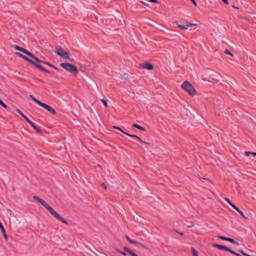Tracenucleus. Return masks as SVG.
I'll return each mask as SVG.
<instances>
[{"mask_svg":"<svg viewBox=\"0 0 256 256\" xmlns=\"http://www.w3.org/2000/svg\"><path fill=\"white\" fill-rule=\"evenodd\" d=\"M230 252L232 254H234L236 256H241L240 254H239L234 252V250H232L231 249H230Z\"/></svg>","mask_w":256,"mask_h":256,"instance_id":"obj_33","label":"nucleus"},{"mask_svg":"<svg viewBox=\"0 0 256 256\" xmlns=\"http://www.w3.org/2000/svg\"><path fill=\"white\" fill-rule=\"evenodd\" d=\"M34 60L37 62H38V63H42V64H46L48 65V66H49L50 67L54 69V70H56L58 71H60V70L56 68V66H54L50 64V63L49 62H48L46 61H44V60H41L40 59H39L38 58L36 57V58H34Z\"/></svg>","mask_w":256,"mask_h":256,"instance_id":"obj_8","label":"nucleus"},{"mask_svg":"<svg viewBox=\"0 0 256 256\" xmlns=\"http://www.w3.org/2000/svg\"><path fill=\"white\" fill-rule=\"evenodd\" d=\"M226 4H228L229 2L228 0H222Z\"/></svg>","mask_w":256,"mask_h":256,"instance_id":"obj_40","label":"nucleus"},{"mask_svg":"<svg viewBox=\"0 0 256 256\" xmlns=\"http://www.w3.org/2000/svg\"><path fill=\"white\" fill-rule=\"evenodd\" d=\"M212 246L214 248H218L220 250H226V251H227L228 252H230V249L229 248L224 246H222V245H221V244H212Z\"/></svg>","mask_w":256,"mask_h":256,"instance_id":"obj_9","label":"nucleus"},{"mask_svg":"<svg viewBox=\"0 0 256 256\" xmlns=\"http://www.w3.org/2000/svg\"><path fill=\"white\" fill-rule=\"evenodd\" d=\"M140 67L148 70H152L154 69L153 64L148 62H146L144 64H140Z\"/></svg>","mask_w":256,"mask_h":256,"instance_id":"obj_12","label":"nucleus"},{"mask_svg":"<svg viewBox=\"0 0 256 256\" xmlns=\"http://www.w3.org/2000/svg\"><path fill=\"white\" fill-rule=\"evenodd\" d=\"M238 252H240L242 255H244V256H252L250 254H246L242 250H238Z\"/></svg>","mask_w":256,"mask_h":256,"instance_id":"obj_28","label":"nucleus"},{"mask_svg":"<svg viewBox=\"0 0 256 256\" xmlns=\"http://www.w3.org/2000/svg\"><path fill=\"white\" fill-rule=\"evenodd\" d=\"M40 106L42 107L44 109H46V110H48V112H50V114L54 115L56 114V110L50 106L42 102L40 105Z\"/></svg>","mask_w":256,"mask_h":256,"instance_id":"obj_7","label":"nucleus"},{"mask_svg":"<svg viewBox=\"0 0 256 256\" xmlns=\"http://www.w3.org/2000/svg\"><path fill=\"white\" fill-rule=\"evenodd\" d=\"M31 126H32L34 129H35L36 132L39 133H42V130L36 126L33 122L30 124Z\"/></svg>","mask_w":256,"mask_h":256,"instance_id":"obj_21","label":"nucleus"},{"mask_svg":"<svg viewBox=\"0 0 256 256\" xmlns=\"http://www.w3.org/2000/svg\"><path fill=\"white\" fill-rule=\"evenodd\" d=\"M42 206H44L50 212H51L53 210V208L48 204L44 202V203L42 204Z\"/></svg>","mask_w":256,"mask_h":256,"instance_id":"obj_16","label":"nucleus"},{"mask_svg":"<svg viewBox=\"0 0 256 256\" xmlns=\"http://www.w3.org/2000/svg\"><path fill=\"white\" fill-rule=\"evenodd\" d=\"M132 126L136 128H137L141 130L144 131L146 130V128L136 124H132Z\"/></svg>","mask_w":256,"mask_h":256,"instance_id":"obj_23","label":"nucleus"},{"mask_svg":"<svg viewBox=\"0 0 256 256\" xmlns=\"http://www.w3.org/2000/svg\"><path fill=\"white\" fill-rule=\"evenodd\" d=\"M198 177L200 178V180H202V181H203V180H205L206 182H208V183H209V184L212 183V182L210 181V180L208 178H202L199 174L198 175Z\"/></svg>","mask_w":256,"mask_h":256,"instance_id":"obj_24","label":"nucleus"},{"mask_svg":"<svg viewBox=\"0 0 256 256\" xmlns=\"http://www.w3.org/2000/svg\"><path fill=\"white\" fill-rule=\"evenodd\" d=\"M0 229L1 230L3 234L4 238L6 240H8V236L6 234L5 229L4 228V226L2 225V222H0Z\"/></svg>","mask_w":256,"mask_h":256,"instance_id":"obj_17","label":"nucleus"},{"mask_svg":"<svg viewBox=\"0 0 256 256\" xmlns=\"http://www.w3.org/2000/svg\"><path fill=\"white\" fill-rule=\"evenodd\" d=\"M232 208L236 210L244 219H248V218L246 216L243 212L240 210L236 205L232 206Z\"/></svg>","mask_w":256,"mask_h":256,"instance_id":"obj_15","label":"nucleus"},{"mask_svg":"<svg viewBox=\"0 0 256 256\" xmlns=\"http://www.w3.org/2000/svg\"><path fill=\"white\" fill-rule=\"evenodd\" d=\"M126 238L132 244L136 245L138 244V242L132 240L128 235L126 236Z\"/></svg>","mask_w":256,"mask_h":256,"instance_id":"obj_18","label":"nucleus"},{"mask_svg":"<svg viewBox=\"0 0 256 256\" xmlns=\"http://www.w3.org/2000/svg\"><path fill=\"white\" fill-rule=\"evenodd\" d=\"M16 111L30 125L32 122L20 110L16 109Z\"/></svg>","mask_w":256,"mask_h":256,"instance_id":"obj_13","label":"nucleus"},{"mask_svg":"<svg viewBox=\"0 0 256 256\" xmlns=\"http://www.w3.org/2000/svg\"><path fill=\"white\" fill-rule=\"evenodd\" d=\"M16 55H17L18 56L22 58L23 59H25L26 56H24V54H22L20 53V52H16L14 53Z\"/></svg>","mask_w":256,"mask_h":256,"instance_id":"obj_25","label":"nucleus"},{"mask_svg":"<svg viewBox=\"0 0 256 256\" xmlns=\"http://www.w3.org/2000/svg\"><path fill=\"white\" fill-rule=\"evenodd\" d=\"M232 7L234 8H236L235 6H232Z\"/></svg>","mask_w":256,"mask_h":256,"instance_id":"obj_50","label":"nucleus"},{"mask_svg":"<svg viewBox=\"0 0 256 256\" xmlns=\"http://www.w3.org/2000/svg\"><path fill=\"white\" fill-rule=\"evenodd\" d=\"M193 4H194V6H197V4L194 0H193Z\"/></svg>","mask_w":256,"mask_h":256,"instance_id":"obj_44","label":"nucleus"},{"mask_svg":"<svg viewBox=\"0 0 256 256\" xmlns=\"http://www.w3.org/2000/svg\"><path fill=\"white\" fill-rule=\"evenodd\" d=\"M30 98L34 102H36V104H38L39 106L40 105V104L42 103V102H41L39 100H38L37 98H36L35 97H34L32 95H30Z\"/></svg>","mask_w":256,"mask_h":256,"instance_id":"obj_19","label":"nucleus"},{"mask_svg":"<svg viewBox=\"0 0 256 256\" xmlns=\"http://www.w3.org/2000/svg\"><path fill=\"white\" fill-rule=\"evenodd\" d=\"M150 2H154L156 4L158 3V0H149Z\"/></svg>","mask_w":256,"mask_h":256,"instance_id":"obj_39","label":"nucleus"},{"mask_svg":"<svg viewBox=\"0 0 256 256\" xmlns=\"http://www.w3.org/2000/svg\"><path fill=\"white\" fill-rule=\"evenodd\" d=\"M250 154L252 155V152H244V155H246V156H248Z\"/></svg>","mask_w":256,"mask_h":256,"instance_id":"obj_38","label":"nucleus"},{"mask_svg":"<svg viewBox=\"0 0 256 256\" xmlns=\"http://www.w3.org/2000/svg\"><path fill=\"white\" fill-rule=\"evenodd\" d=\"M252 155L254 156H256V152H252Z\"/></svg>","mask_w":256,"mask_h":256,"instance_id":"obj_46","label":"nucleus"},{"mask_svg":"<svg viewBox=\"0 0 256 256\" xmlns=\"http://www.w3.org/2000/svg\"><path fill=\"white\" fill-rule=\"evenodd\" d=\"M40 80V82H43V80Z\"/></svg>","mask_w":256,"mask_h":256,"instance_id":"obj_51","label":"nucleus"},{"mask_svg":"<svg viewBox=\"0 0 256 256\" xmlns=\"http://www.w3.org/2000/svg\"><path fill=\"white\" fill-rule=\"evenodd\" d=\"M116 250L118 253H120V254H122V255H124V256H126V252H123V251L120 250H118V249H117Z\"/></svg>","mask_w":256,"mask_h":256,"instance_id":"obj_32","label":"nucleus"},{"mask_svg":"<svg viewBox=\"0 0 256 256\" xmlns=\"http://www.w3.org/2000/svg\"><path fill=\"white\" fill-rule=\"evenodd\" d=\"M24 60H26V61L28 62L29 63H30V64H32L33 62H34V61L31 59H30V58H28V57L26 56Z\"/></svg>","mask_w":256,"mask_h":256,"instance_id":"obj_27","label":"nucleus"},{"mask_svg":"<svg viewBox=\"0 0 256 256\" xmlns=\"http://www.w3.org/2000/svg\"><path fill=\"white\" fill-rule=\"evenodd\" d=\"M225 200L227 202L232 206H232H234V204H233L231 201L228 198H225Z\"/></svg>","mask_w":256,"mask_h":256,"instance_id":"obj_30","label":"nucleus"},{"mask_svg":"<svg viewBox=\"0 0 256 256\" xmlns=\"http://www.w3.org/2000/svg\"><path fill=\"white\" fill-rule=\"evenodd\" d=\"M193 256H198V252L193 248Z\"/></svg>","mask_w":256,"mask_h":256,"instance_id":"obj_34","label":"nucleus"},{"mask_svg":"<svg viewBox=\"0 0 256 256\" xmlns=\"http://www.w3.org/2000/svg\"><path fill=\"white\" fill-rule=\"evenodd\" d=\"M55 52L58 55L65 59L69 58V53L65 51L64 48L60 46L56 48Z\"/></svg>","mask_w":256,"mask_h":256,"instance_id":"obj_3","label":"nucleus"},{"mask_svg":"<svg viewBox=\"0 0 256 256\" xmlns=\"http://www.w3.org/2000/svg\"><path fill=\"white\" fill-rule=\"evenodd\" d=\"M60 66L66 70L72 73L74 76L76 75L78 72L76 68L74 66L66 62L61 63L60 64Z\"/></svg>","mask_w":256,"mask_h":256,"instance_id":"obj_1","label":"nucleus"},{"mask_svg":"<svg viewBox=\"0 0 256 256\" xmlns=\"http://www.w3.org/2000/svg\"><path fill=\"white\" fill-rule=\"evenodd\" d=\"M51 214H52L56 220L62 222L63 224H67L68 222L66 220H65L64 218H62L60 215H59L56 211L54 210L50 212Z\"/></svg>","mask_w":256,"mask_h":256,"instance_id":"obj_6","label":"nucleus"},{"mask_svg":"<svg viewBox=\"0 0 256 256\" xmlns=\"http://www.w3.org/2000/svg\"><path fill=\"white\" fill-rule=\"evenodd\" d=\"M112 128H114V129H117L120 131H121L122 132V131H124L122 130L120 127L118 126H112Z\"/></svg>","mask_w":256,"mask_h":256,"instance_id":"obj_36","label":"nucleus"},{"mask_svg":"<svg viewBox=\"0 0 256 256\" xmlns=\"http://www.w3.org/2000/svg\"><path fill=\"white\" fill-rule=\"evenodd\" d=\"M32 64L34 65L37 68L39 69L40 70H42V71L44 72H46V73H50V70H47L45 68L42 67L40 64L38 63L35 62L34 61V62H33V64Z\"/></svg>","mask_w":256,"mask_h":256,"instance_id":"obj_10","label":"nucleus"},{"mask_svg":"<svg viewBox=\"0 0 256 256\" xmlns=\"http://www.w3.org/2000/svg\"><path fill=\"white\" fill-rule=\"evenodd\" d=\"M219 238L222 240H227L229 242H230L231 243L233 244H236V245H239L240 244L238 243L237 242H236V240H233L232 238H227V237H225V236H219Z\"/></svg>","mask_w":256,"mask_h":256,"instance_id":"obj_11","label":"nucleus"},{"mask_svg":"<svg viewBox=\"0 0 256 256\" xmlns=\"http://www.w3.org/2000/svg\"><path fill=\"white\" fill-rule=\"evenodd\" d=\"M136 245H139V246H141L142 248H143L144 249H147L148 248L146 246H144V244H141V243H140L139 242H138V244Z\"/></svg>","mask_w":256,"mask_h":256,"instance_id":"obj_35","label":"nucleus"},{"mask_svg":"<svg viewBox=\"0 0 256 256\" xmlns=\"http://www.w3.org/2000/svg\"><path fill=\"white\" fill-rule=\"evenodd\" d=\"M200 26L198 24H193V30H198L200 28Z\"/></svg>","mask_w":256,"mask_h":256,"instance_id":"obj_26","label":"nucleus"},{"mask_svg":"<svg viewBox=\"0 0 256 256\" xmlns=\"http://www.w3.org/2000/svg\"><path fill=\"white\" fill-rule=\"evenodd\" d=\"M102 186L104 187V188L106 190L107 189V186L104 183H102Z\"/></svg>","mask_w":256,"mask_h":256,"instance_id":"obj_41","label":"nucleus"},{"mask_svg":"<svg viewBox=\"0 0 256 256\" xmlns=\"http://www.w3.org/2000/svg\"><path fill=\"white\" fill-rule=\"evenodd\" d=\"M102 102L104 104V106L105 107H108V102H107V100H105V99H102Z\"/></svg>","mask_w":256,"mask_h":256,"instance_id":"obj_29","label":"nucleus"},{"mask_svg":"<svg viewBox=\"0 0 256 256\" xmlns=\"http://www.w3.org/2000/svg\"><path fill=\"white\" fill-rule=\"evenodd\" d=\"M122 133L126 134L127 136H128L130 137H132V138H137L138 140L140 142H142V143H144V144H148V142H144L139 136H136V135H134V134H128L126 132H124V131H122Z\"/></svg>","mask_w":256,"mask_h":256,"instance_id":"obj_14","label":"nucleus"},{"mask_svg":"<svg viewBox=\"0 0 256 256\" xmlns=\"http://www.w3.org/2000/svg\"><path fill=\"white\" fill-rule=\"evenodd\" d=\"M133 256H138L137 254H135Z\"/></svg>","mask_w":256,"mask_h":256,"instance_id":"obj_49","label":"nucleus"},{"mask_svg":"<svg viewBox=\"0 0 256 256\" xmlns=\"http://www.w3.org/2000/svg\"><path fill=\"white\" fill-rule=\"evenodd\" d=\"M182 90L186 92L190 96H192V85L190 82L185 80L181 85Z\"/></svg>","mask_w":256,"mask_h":256,"instance_id":"obj_2","label":"nucleus"},{"mask_svg":"<svg viewBox=\"0 0 256 256\" xmlns=\"http://www.w3.org/2000/svg\"><path fill=\"white\" fill-rule=\"evenodd\" d=\"M124 250L130 254L132 256H133L136 253L132 251L131 250L129 249L128 248L125 246L124 248Z\"/></svg>","mask_w":256,"mask_h":256,"instance_id":"obj_20","label":"nucleus"},{"mask_svg":"<svg viewBox=\"0 0 256 256\" xmlns=\"http://www.w3.org/2000/svg\"><path fill=\"white\" fill-rule=\"evenodd\" d=\"M12 47H14L16 50L20 51L27 54L28 56H30L34 60L36 58V56L33 54L23 48L20 47L17 45H14L12 46Z\"/></svg>","mask_w":256,"mask_h":256,"instance_id":"obj_4","label":"nucleus"},{"mask_svg":"<svg viewBox=\"0 0 256 256\" xmlns=\"http://www.w3.org/2000/svg\"><path fill=\"white\" fill-rule=\"evenodd\" d=\"M0 105L2 106H3L4 108H5L6 109L8 110V106L4 102H2V104H0Z\"/></svg>","mask_w":256,"mask_h":256,"instance_id":"obj_37","label":"nucleus"},{"mask_svg":"<svg viewBox=\"0 0 256 256\" xmlns=\"http://www.w3.org/2000/svg\"><path fill=\"white\" fill-rule=\"evenodd\" d=\"M224 54H228V55H230L231 56H233V54H232L228 50L226 49L224 50Z\"/></svg>","mask_w":256,"mask_h":256,"instance_id":"obj_31","label":"nucleus"},{"mask_svg":"<svg viewBox=\"0 0 256 256\" xmlns=\"http://www.w3.org/2000/svg\"><path fill=\"white\" fill-rule=\"evenodd\" d=\"M33 198H34V200H36V201L38 202H40L42 205V204L43 203H44V200L42 199V198H38V196H33Z\"/></svg>","mask_w":256,"mask_h":256,"instance_id":"obj_22","label":"nucleus"},{"mask_svg":"<svg viewBox=\"0 0 256 256\" xmlns=\"http://www.w3.org/2000/svg\"><path fill=\"white\" fill-rule=\"evenodd\" d=\"M143 4L145 5L146 6H148L149 4L148 3L144 2H141Z\"/></svg>","mask_w":256,"mask_h":256,"instance_id":"obj_42","label":"nucleus"},{"mask_svg":"<svg viewBox=\"0 0 256 256\" xmlns=\"http://www.w3.org/2000/svg\"><path fill=\"white\" fill-rule=\"evenodd\" d=\"M126 74H124V76H123V78L126 80H127V78H128V77H126V76H126Z\"/></svg>","mask_w":256,"mask_h":256,"instance_id":"obj_45","label":"nucleus"},{"mask_svg":"<svg viewBox=\"0 0 256 256\" xmlns=\"http://www.w3.org/2000/svg\"><path fill=\"white\" fill-rule=\"evenodd\" d=\"M196 94V90L195 88L193 87V96Z\"/></svg>","mask_w":256,"mask_h":256,"instance_id":"obj_43","label":"nucleus"},{"mask_svg":"<svg viewBox=\"0 0 256 256\" xmlns=\"http://www.w3.org/2000/svg\"><path fill=\"white\" fill-rule=\"evenodd\" d=\"M2 100L0 98V104H2Z\"/></svg>","mask_w":256,"mask_h":256,"instance_id":"obj_48","label":"nucleus"},{"mask_svg":"<svg viewBox=\"0 0 256 256\" xmlns=\"http://www.w3.org/2000/svg\"><path fill=\"white\" fill-rule=\"evenodd\" d=\"M178 234H180V235H183V233L182 232H177Z\"/></svg>","mask_w":256,"mask_h":256,"instance_id":"obj_47","label":"nucleus"},{"mask_svg":"<svg viewBox=\"0 0 256 256\" xmlns=\"http://www.w3.org/2000/svg\"><path fill=\"white\" fill-rule=\"evenodd\" d=\"M180 24H178V26L182 30H186L188 26H192V24L190 22L182 20L180 22Z\"/></svg>","mask_w":256,"mask_h":256,"instance_id":"obj_5","label":"nucleus"}]
</instances>
